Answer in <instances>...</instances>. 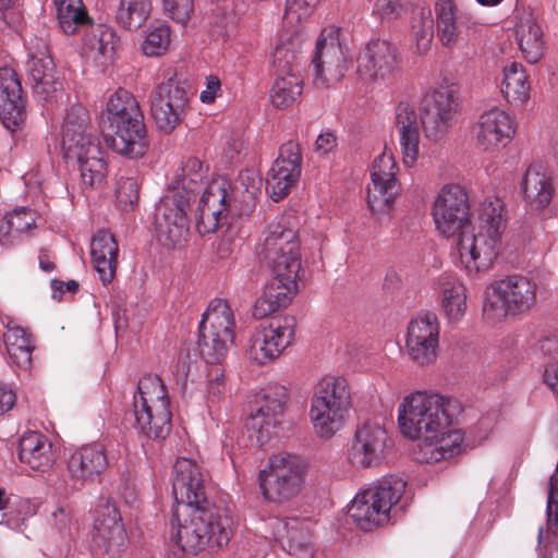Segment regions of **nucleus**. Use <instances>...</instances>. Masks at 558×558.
Wrapping results in <instances>:
<instances>
[{
  "label": "nucleus",
  "instance_id": "6",
  "mask_svg": "<svg viewBox=\"0 0 558 558\" xmlns=\"http://www.w3.org/2000/svg\"><path fill=\"white\" fill-rule=\"evenodd\" d=\"M537 283L526 276L511 275L494 281L485 290L483 316L492 323L531 310L536 303Z\"/></svg>",
  "mask_w": 558,
  "mask_h": 558
},
{
  "label": "nucleus",
  "instance_id": "39",
  "mask_svg": "<svg viewBox=\"0 0 558 558\" xmlns=\"http://www.w3.org/2000/svg\"><path fill=\"white\" fill-rule=\"evenodd\" d=\"M384 61V40L380 36L372 38L360 52L357 58V73L365 82H375L378 78Z\"/></svg>",
  "mask_w": 558,
  "mask_h": 558
},
{
  "label": "nucleus",
  "instance_id": "28",
  "mask_svg": "<svg viewBox=\"0 0 558 558\" xmlns=\"http://www.w3.org/2000/svg\"><path fill=\"white\" fill-rule=\"evenodd\" d=\"M383 434L384 429L376 422L366 421L359 427L348 452L350 462L363 469L379 465L381 458L377 448Z\"/></svg>",
  "mask_w": 558,
  "mask_h": 558
},
{
  "label": "nucleus",
  "instance_id": "41",
  "mask_svg": "<svg viewBox=\"0 0 558 558\" xmlns=\"http://www.w3.org/2000/svg\"><path fill=\"white\" fill-rule=\"evenodd\" d=\"M303 81L299 75H277L270 90V99L276 108H287L302 94Z\"/></svg>",
  "mask_w": 558,
  "mask_h": 558
},
{
  "label": "nucleus",
  "instance_id": "58",
  "mask_svg": "<svg viewBox=\"0 0 558 558\" xmlns=\"http://www.w3.org/2000/svg\"><path fill=\"white\" fill-rule=\"evenodd\" d=\"M536 350L545 356H556L558 354V337L554 335L544 337L537 342Z\"/></svg>",
  "mask_w": 558,
  "mask_h": 558
},
{
  "label": "nucleus",
  "instance_id": "43",
  "mask_svg": "<svg viewBox=\"0 0 558 558\" xmlns=\"http://www.w3.org/2000/svg\"><path fill=\"white\" fill-rule=\"evenodd\" d=\"M150 12L149 0H120L117 22L125 29H137Z\"/></svg>",
  "mask_w": 558,
  "mask_h": 558
},
{
  "label": "nucleus",
  "instance_id": "31",
  "mask_svg": "<svg viewBox=\"0 0 558 558\" xmlns=\"http://www.w3.org/2000/svg\"><path fill=\"white\" fill-rule=\"evenodd\" d=\"M119 247L112 233L99 230L93 236L90 255L94 267L104 284L110 283L117 271Z\"/></svg>",
  "mask_w": 558,
  "mask_h": 558
},
{
  "label": "nucleus",
  "instance_id": "11",
  "mask_svg": "<svg viewBox=\"0 0 558 558\" xmlns=\"http://www.w3.org/2000/svg\"><path fill=\"white\" fill-rule=\"evenodd\" d=\"M159 377H144L137 385L138 395L134 396V415L137 427L151 439H163L171 429L169 400L156 390L162 391Z\"/></svg>",
  "mask_w": 558,
  "mask_h": 558
},
{
  "label": "nucleus",
  "instance_id": "29",
  "mask_svg": "<svg viewBox=\"0 0 558 558\" xmlns=\"http://www.w3.org/2000/svg\"><path fill=\"white\" fill-rule=\"evenodd\" d=\"M395 126L399 134L403 162L414 166L418 156V121L415 108L408 101H400L395 110Z\"/></svg>",
  "mask_w": 558,
  "mask_h": 558
},
{
  "label": "nucleus",
  "instance_id": "24",
  "mask_svg": "<svg viewBox=\"0 0 558 558\" xmlns=\"http://www.w3.org/2000/svg\"><path fill=\"white\" fill-rule=\"evenodd\" d=\"M29 59L26 70L36 94L45 99L63 88V82L56 72V65L49 51L48 43L36 38L29 46Z\"/></svg>",
  "mask_w": 558,
  "mask_h": 558
},
{
  "label": "nucleus",
  "instance_id": "10",
  "mask_svg": "<svg viewBox=\"0 0 558 558\" xmlns=\"http://www.w3.org/2000/svg\"><path fill=\"white\" fill-rule=\"evenodd\" d=\"M233 313L221 299L211 301L198 326L199 354L208 364H220L233 342Z\"/></svg>",
  "mask_w": 558,
  "mask_h": 558
},
{
  "label": "nucleus",
  "instance_id": "47",
  "mask_svg": "<svg viewBox=\"0 0 558 558\" xmlns=\"http://www.w3.org/2000/svg\"><path fill=\"white\" fill-rule=\"evenodd\" d=\"M170 44V28L167 25H159L150 31L142 44L144 54L157 57L163 54Z\"/></svg>",
  "mask_w": 558,
  "mask_h": 558
},
{
  "label": "nucleus",
  "instance_id": "3",
  "mask_svg": "<svg viewBox=\"0 0 558 558\" xmlns=\"http://www.w3.org/2000/svg\"><path fill=\"white\" fill-rule=\"evenodd\" d=\"M458 404L449 397L416 391L399 405L398 422L401 433L417 439L415 457L421 462L436 463L464 450V436L451 427Z\"/></svg>",
  "mask_w": 558,
  "mask_h": 558
},
{
  "label": "nucleus",
  "instance_id": "56",
  "mask_svg": "<svg viewBox=\"0 0 558 558\" xmlns=\"http://www.w3.org/2000/svg\"><path fill=\"white\" fill-rule=\"evenodd\" d=\"M16 402L14 391L5 384L0 383V415L10 411Z\"/></svg>",
  "mask_w": 558,
  "mask_h": 558
},
{
  "label": "nucleus",
  "instance_id": "49",
  "mask_svg": "<svg viewBox=\"0 0 558 558\" xmlns=\"http://www.w3.org/2000/svg\"><path fill=\"white\" fill-rule=\"evenodd\" d=\"M88 111L83 106H72L64 118L62 136H68L69 133L77 135L93 131L88 125Z\"/></svg>",
  "mask_w": 558,
  "mask_h": 558
},
{
  "label": "nucleus",
  "instance_id": "37",
  "mask_svg": "<svg viewBox=\"0 0 558 558\" xmlns=\"http://www.w3.org/2000/svg\"><path fill=\"white\" fill-rule=\"evenodd\" d=\"M505 98L513 105H523L530 97V84L521 64L512 62L504 69L501 88Z\"/></svg>",
  "mask_w": 558,
  "mask_h": 558
},
{
  "label": "nucleus",
  "instance_id": "42",
  "mask_svg": "<svg viewBox=\"0 0 558 558\" xmlns=\"http://www.w3.org/2000/svg\"><path fill=\"white\" fill-rule=\"evenodd\" d=\"M140 111V105L133 95L123 88H119L110 96L106 111L101 114L100 125H106L108 122L129 114L137 116Z\"/></svg>",
  "mask_w": 558,
  "mask_h": 558
},
{
  "label": "nucleus",
  "instance_id": "7",
  "mask_svg": "<svg viewBox=\"0 0 558 558\" xmlns=\"http://www.w3.org/2000/svg\"><path fill=\"white\" fill-rule=\"evenodd\" d=\"M351 407V393L343 377L325 378L312 399L311 418L316 433L331 438L344 424Z\"/></svg>",
  "mask_w": 558,
  "mask_h": 558
},
{
  "label": "nucleus",
  "instance_id": "46",
  "mask_svg": "<svg viewBox=\"0 0 558 558\" xmlns=\"http://www.w3.org/2000/svg\"><path fill=\"white\" fill-rule=\"evenodd\" d=\"M272 58V63L276 68L277 75H298V54L296 51L290 47V45L279 44L274 51Z\"/></svg>",
  "mask_w": 558,
  "mask_h": 558
},
{
  "label": "nucleus",
  "instance_id": "64",
  "mask_svg": "<svg viewBox=\"0 0 558 558\" xmlns=\"http://www.w3.org/2000/svg\"><path fill=\"white\" fill-rule=\"evenodd\" d=\"M386 16H398L403 12V2L402 0H389L386 2Z\"/></svg>",
  "mask_w": 558,
  "mask_h": 558
},
{
  "label": "nucleus",
  "instance_id": "62",
  "mask_svg": "<svg viewBox=\"0 0 558 558\" xmlns=\"http://www.w3.org/2000/svg\"><path fill=\"white\" fill-rule=\"evenodd\" d=\"M16 235L15 230H13V226H11V220L7 215L3 218V221L0 223V241L3 245L12 244V238Z\"/></svg>",
  "mask_w": 558,
  "mask_h": 558
},
{
  "label": "nucleus",
  "instance_id": "40",
  "mask_svg": "<svg viewBox=\"0 0 558 558\" xmlns=\"http://www.w3.org/2000/svg\"><path fill=\"white\" fill-rule=\"evenodd\" d=\"M432 11L427 7L418 8L412 17L411 34L416 51L425 54L432 47L434 38Z\"/></svg>",
  "mask_w": 558,
  "mask_h": 558
},
{
  "label": "nucleus",
  "instance_id": "1",
  "mask_svg": "<svg viewBox=\"0 0 558 558\" xmlns=\"http://www.w3.org/2000/svg\"><path fill=\"white\" fill-rule=\"evenodd\" d=\"M436 231L449 239L458 236L461 267L473 276L488 270L502 248L507 228L505 205L498 197L485 198L477 208L473 226L470 198L459 184H446L436 194L432 205Z\"/></svg>",
  "mask_w": 558,
  "mask_h": 558
},
{
  "label": "nucleus",
  "instance_id": "51",
  "mask_svg": "<svg viewBox=\"0 0 558 558\" xmlns=\"http://www.w3.org/2000/svg\"><path fill=\"white\" fill-rule=\"evenodd\" d=\"M319 0H287L284 20L289 24L300 22L308 16Z\"/></svg>",
  "mask_w": 558,
  "mask_h": 558
},
{
  "label": "nucleus",
  "instance_id": "54",
  "mask_svg": "<svg viewBox=\"0 0 558 558\" xmlns=\"http://www.w3.org/2000/svg\"><path fill=\"white\" fill-rule=\"evenodd\" d=\"M407 481L402 475H389L386 478V502L396 506L404 494Z\"/></svg>",
  "mask_w": 558,
  "mask_h": 558
},
{
  "label": "nucleus",
  "instance_id": "57",
  "mask_svg": "<svg viewBox=\"0 0 558 558\" xmlns=\"http://www.w3.org/2000/svg\"><path fill=\"white\" fill-rule=\"evenodd\" d=\"M543 379L545 385L558 397V363H548L545 366Z\"/></svg>",
  "mask_w": 558,
  "mask_h": 558
},
{
  "label": "nucleus",
  "instance_id": "22",
  "mask_svg": "<svg viewBox=\"0 0 558 558\" xmlns=\"http://www.w3.org/2000/svg\"><path fill=\"white\" fill-rule=\"evenodd\" d=\"M302 155L300 146L293 141L281 145L266 180V191L275 202L284 198L301 174Z\"/></svg>",
  "mask_w": 558,
  "mask_h": 558
},
{
  "label": "nucleus",
  "instance_id": "44",
  "mask_svg": "<svg viewBox=\"0 0 558 558\" xmlns=\"http://www.w3.org/2000/svg\"><path fill=\"white\" fill-rule=\"evenodd\" d=\"M57 19L59 25L65 34H75L77 28L82 25L90 23L82 0L80 3H65L56 5Z\"/></svg>",
  "mask_w": 558,
  "mask_h": 558
},
{
  "label": "nucleus",
  "instance_id": "12",
  "mask_svg": "<svg viewBox=\"0 0 558 558\" xmlns=\"http://www.w3.org/2000/svg\"><path fill=\"white\" fill-rule=\"evenodd\" d=\"M150 116L160 132L172 133L186 117L189 108L187 90L174 77L159 83L149 96Z\"/></svg>",
  "mask_w": 558,
  "mask_h": 558
},
{
  "label": "nucleus",
  "instance_id": "13",
  "mask_svg": "<svg viewBox=\"0 0 558 558\" xmlns=\"http://www.w3.org/2000/svg\"><path fill=\"white\" fill-rule=\"evenodd\" d=\"M62 150L66 160L80 165L82 181L86 186L94 187L102 182L107 171L100 142L93 131L62 136Z\"/></svg>",
  "mask_w": 558,
  "mask_h": 558
},
{
  "label": "nucleus",
  "instance_id": "48",
  "mask_svg": "<svg viewBox=\"0 0 558 558\" xmlns=\"http://www.w3.org/2000/svg\"><path fill=\"white\" fill-rule=\"evenodd\" d=\"M118 206L123 211L133 210L138 203L140 185L134 178H120L116 191Z\"/></svg>",
  "mask_w": 558,
  "mask_h": 558
},
{
  "label": "nucleus",
  "instance_id": "53",
  "mask_svg": "<svg viewBox=\"0 0 558 558\" xmlns=\"http://www.w3.org/2000/svg\"><path fill=\"white\" fill-rule=\"evenodd\" d=\"M192 359L189 352L181 353L173 368L175 384L179 386L182 395L186 392L187 379L191 371Z\"/></svg>",
  "mask_w": 558,
  "mask_h": 558
},
{
  "label": "nucleus",
  "instance_id": "2",
  "mask_svg": "<svg viewBox=\"0 0 558 558\" xmlns=\"http://www.w3.org/2000/svg\"><path fill=\"white\" fill-rule=\"evenodd\" d=\"M172 494L175 499L173 520L177 544L183 553L196 555L210 547L228 545L232 536V518L228 509L216 507L207 497L205 476L190 459L173 465Z\"/></svg>",
  "mask_w": 558,
  "mask_h": 558
},
{
  "label": "nucleus",
  "instance_id": "52",
  "mask_svg": "<svg viewBox=\"0 0 558 558\" xmlns=\"http://www.w3.org/2000/svg\"><path fill=\"white\" fill-rule=\"evenodd\" d=\"M8 216L11 220V226H13V230H15L16 234L26 232L32 227L35 226V214L25 207L14 209Z\"/></svg>",
  "mask_w": 558,
  "mask_h": 558
},
{
  "label": "nucleus",
  "instance_id": "45",
  "mask_svg": "<svg viewBox=\"0 0 558 558\" xmlns=\"http://www.w3.org/2000/svg\"><path fill=\"white\" fill-rule=\"evenodd\" d=\"M383 158L384 153H381L375 158L371 171L373 187H367V205L374 216L376 214H380L381 210L384 209V179L381 174Z\"/></svg>",
  "mask_w": 558,
  "mask_h": 558
},
{
  "label": "nucleus",
  "instance_id": "19",
  "mask_svg": "<svg viewBox=\"0 0 558 558\" xmlns=\"http://www.w3.org/2000/svg\"><path fill=\"white\" fill-rule=\"evenodd\" d=\"M338 33L339 31L333 27L325 28L316 43L312 60L316 85L339 82L348 69Z\"/></svg>",
  "mask_w": 558,
  "mask_h": 558
},
{
  "label": "nucleus",
  "instance_id": "27",
  "mask_svg": "<svg viewBox=\"0 0 558 558\" xmlns=\"http://www.w3.org/2000/svg\"><path fill=\"white\" fill-rule=\"evenodd\" d=\"M271 527L274 537L288 554L300 558L313 556L312 535L305 522L298 518L275 519Z\"/></svg>",
  "mask_w": 558,
  "mask_h": 558
},
{
  "label": "nucleus",
  "instance_id": "17",
  "mask_svg": "<svg viewBox=\"0 0 558 558\" xmlns=\"http://www.w3.org/2000/svg\"><path fill=\"white\" fill-rule=\"evenodd\" d=\"M439 320L433 312L413 317L407 330L405 348L409 356L418 365H428L437 356L439 344Z\"/></svg>",
  "mask_w": 558,
  "mask_h": 558
},
{
  "label": "nucleus",
  "instance_id": "14",
  "mask_svg": "<svg viewBox=\"0 0 558 558\" xmlns=\"http://www.w3.org/2000/svg\"><path fill=\"white\" fill-rule=\"evenodd\" d=\"M100 126L106 144L117 154L137 159L147 153L149 142L142 111Z\"/></svg>",
  "mask_w": 558,
  "mask_h": 558
},
{
  "label": "nucleus",
  "instance_id": "9",
  "mask_svg": "<svg viewBox=\"0 0 558 558\" xmlns=\"http://www.w3.org/2000/svg\"><path fill=\"white\" fill-rule=\"evenodd\" d=\"M459 88L452 77H442L422 99V124L425 135L438 141L457 123Z\"/></svg>",
  "mask_w": 558,
  "mask_h": 558
},
{
  "label": "nucleus",
  "instance_id": "8",
  "mask_svg": "<svg viewBox=\"0 0 558 558\" xmlns=\"http://www.w3.org/2000/svg\"><path fill=\"white\" fill-rule=\"evenodd\" d=\"M306 461L296 454L279 453L269 459V469L258 474L259 487L265 499L284 502L296 497L305 483Z\"/></svg>",
  "mask_w": 558,
  "mask_h": 558
},
{
  "label": "nucleus",
  "instance_id": "20",
  "mask_svg": "<svg viewBox=\"0 0 558 558\" xmlns=\"http://www.w3.org/2000/svg\"><path fill=\"white\" fill-rule=\"evenodd\" d=\"M515 131V121L506 110L492 108L480 116L474 126L476 146L487 153L499 151L510 144Z\"/></svg>",
  "mask_w": 558,
  "mask_h": 558
},
{
  "label": "nucleus",
  "instance_id": "33",
  "mask_svg": "<svg viewBox=\"0 0 558 558\" xmlns=\"http://www.w3.org/2000/svg\"><path fill=\"white\" fill-rule=\"evenodd\" d=\"M19 459L34 471L46 472L53 464L51 444L36 432H29L22 436L17 449Z\"/></svg>",
  "mask_w": 558,
  "mask_h": 558
},
{
  "label": "nucleus",
  "instance_id": "50",
  "mask_svg": "<svg viewBox=\"0 0 558 558\" xmlns=\"http://www.w3.org/2000/svg\"><path fill=\"white\" fill-rule=\"evenodd\" d=\"M165 13L173 21L184 25L194 11L193 0H162Z\"/></svg>",
  "mask_w": 558,
  "mask_h": 558
},
{
  "label": "nucleus",
  "instance_id": "55",
  "mask_svg": "<svg viewBox=\"0 0 558 558\" xmlns=\"http://www.w3.org/2000/svg\"><path fill=\"white\" fill-rule=\"evenodd\" d=\"M392 163L390 167L389 173H386V206L389 204L390 199L398 197L401 194V184L399 183L396 174L399 170L395 160L391 158Z\"/></svg>",
  "mask_w": 558,
  "mask_h": 558
},
{
  "label": "nucleus",
  "instance_id": "16",
  "mask_svg": "<svg viewBox=\"0 0 558 558\" xmlns=\"http://www.w3.org/2000/svg\"><path fill=\"white\" fill-rule=\"evenodd\" d=\"M233 192L226 179L211 181L198 202L196 227L199 233L215 232L220 226L228 223L232 208Z\"/></svg>",
  "mask_w": 558,
  "mask_h": 558
},
{
  "label": "nucleus",
  "instance_id": "30",
  "mask_svg": "<svg viewBox=\"0 0 558 558\" xmlns=\"http://www.w3.org/2000/svg\"><path fill=\"white\" fill-rule=\"evenodd\" d=\"M513 33L523 57L531 63L537 62L544 53L543 31L531 11L515 13Z\"/></svg>",
  "mask_w": 558,
  "mask_h": 558
},
{
  "label": "nucleus",
  "instance_id": "21",
  "mask_svg": "<svg viewBox=\"0 0 558 558\" xmlns=\"http://www.w3.org/2000/svg\"><path fill=\"white\" fill-rule=\"evenodd\" d=\"M288 392L286 387L274 384L264 388L255 399L250 420L252 428L258 433V440L269 439L280 423L279 417L283 414Z\"/></svg>",
  "mask_w": 558,
  "mask_h": 558
},
{
  "label": "nucleus",
  "instance_id": "18",
  "mask_svg": "<svg viewBox=\"0 0 558 558\" xmlns=\"http://www.w3.org/2000/svg\"><path fill=\"white\" fill-rule=\"evenodd\" d=\"M436 37L449 50L464 46L465 36L478 25L475 19L460 11L453 0H435Z\"/></svg>",
  "mask_w": 558,
  "mask_h": 558
},
{
  "label": "nucleus",
  "instance_id": "38",
  "mask_svg": "<svg viewBox=\"0 0 558 558\" xmlns=\"http://www.w3.org/2000/svg\"><path fill=\"white\" fill-rule=\"evenodd\" d=\"M4 342L12 361L21 368H28L35 348L32 335L22 327H13L4 333Z\"/></svg>",
  "mask_w": 558,
  "mask_h": 558
},
{
  "label": "nucleus",
  "instance_id": "25",
  "mask_svg": "<svg viewBox=\"0 0 558 558\" xmlns=\"http://www.w3.org/2000/svg\"><path fill=\"white\" fill-rule=\"evenodd\" d=\"M94 529V543L111 557L118 556L125 547L128 537L122 518L110 499L100 507Z\"/></svg>",
  "mask_w": 558,
  "mask_h": 558
},
{
  "label": "nucleus",
  "instance_id": "60",
  "mask_svg": "<svg viewBox=\"0 0 558 558\" xmlns=\"http://www.w3.org/2000/svg\"><path fill=\"white\" fill-rule=\"evenodd\" d=\"M219 88L220 81L216 76H209L207 81V89L201 93V100L205 104L213 102Z\"/></svg>",
  "mask_w": 558,
  "mask_h": 558
},
{
  "label": "nucleus",
  "instance_id": "34",
  "mask_svg": "<svg viewBox=\"0 0 558 558\" xmlns=\"http://www.w3.org/2000/svg\"><path fill=\"white\" fill-rule=\"evenodd\" d=\"M440 305L450 322L460 320L468 308V289L456 276L442 274L438 278Z\"/></svg>",
  "mask_w": 558,
  "mask_h": 558
},
{
  "label": "nucleus",
  "instance_id": "15",
  "mask_svg": "<svg viewBox=\"0 0 558 558\" xmlns=\"http://www.w3.org/2000/svg\"><path fill=\"white\" fill-rule=\"evenodd\" d=\"M295 318L286 316L274 319L267 326L260 325L248 341V357L258 365L277 359L294 337Z\"/></svg>",
  "mask_w": 558,
  "mask_h": 558
},
{
  "label": "nucleus",
  "instance_id": "35",
  "mask_svg": "<svg viewBox=\"0 0 558 558\" xmlns=\"http://www.w3.org/2000/svg\"><path fill=\"white\" fill-rule=\"evenodd\" d=\"M522 193L525 203L533 210L546 208L554 195V187L549 177L535 168H529L522 180Z\"/></svg>",
  "mask_w": 558,
  "mask_h": 558
},
{
  "label": "nucleus",
  "instance_id": "63",
  "mask_svg": "<svg viewBox=\"0 0 558 558\" xmlns=\"http://www.w3.org/2000/svg\"><path fill=\"white\" fill-rule=\"evenodd\" d=\"M112 37H113V34L111 32H105L98 41V45H99L98 50H99L100 54L106 58H110L114 53V46L112 44L109 45V41H108V38L111 39Z\"/></svg>",
  "mask_w": 558,
  "mask_h": 558
},
{
  "label": "nucleus",
  "instance_id": "61",
  "mask_svg": "<svg viewBox=\"0 0 558 558\" xmlns=\"http://www.w3.org/2000/svg\"><path fill=\"white\" fill-rule=\"evenodd\" d=\"M336 147V136L332 133L320 134L316 140V150L322 154L329 153Z\"/></svg>",
  "mask_w": 558,
  "mask_h": 558
},
{
  "label": "nucleus",
  "instance_id": "36",
  "mask_svg": "<svg viewBox=\"0 0 558 558\" xmlns=\"http://www.w3.org/2000/svg\"><path fill=\"white\" fill-rule=\"evenodd\" d=\"M299 246L296 231L279 221L268 227L267 235L260 245L258 255L262 260H274L278 254L296 250Z\"/></svg>",
  "mask_w": 558,
  "mask_h": 558
},
{
  "label": "nucleus",
  "instance_id": "4",
  "mask_svg": "<svg viewBox=\"0 0 558 558\" xmlns=\"http://www.w3.org/2000/svg\"><path fill=\"white\" fill-rule=\"evenodd\" d=\"M208 167L195 158H189L177 174V181L160 202L155 214L159 241L167 247H175L186 240L190 232L187 213L203 190Z\"/></svg>",
  "mask_w": 558,
  "mask_h": 558
},
{
  "label": "nucleus",
  "instance_id": "26",
  "mask_svg": "<svg viewBox=\"0 0 558 558\" xmlns=\"http://www.w3.org/2000/svg\"><path fill=\"white\" fill-rule=\"evenodd\" d=\"M384 485L377 481L355 496L348 513L354 524L363 531H373L383 521Z\"/></svg>",
  "mask_w": 558,
  "mask_h": 558
},
{
  "label": "nucleus",
  "instance_id": "5",
  "mask_svg": "<svg viewBox=\"0 0 558 558\" xmlns=\"http://www.w3.org/2000/svg\"><path fill=\"white\" fill-rule=\"evenodd\" d=\"M263 262L271 269L272 278L254 304L253 316L256 319L287 307L299 292L298 280L301 279L300 247L278 254L274 260Z\"/></svg>",
  "mask_w": 558,
  "mask_h": 558
},
{
  "label": "nucleus",
  "instance_id": "32",
  "mask_svg": "<svg viewBox=\"0 0 558 558\" xmlns=\"http://www.w3.org/2000/svg\"><path fill=\"white\" fill-rule=\"evenodd\" d=\"M108 464L104 447L94 444L74 452L68 462V469L72 478L84 482L100 475Z\"/></svg>",
  "mask_w": 558,
  "mask_h": 558
},
{
  "label": "nucleus",
  "instance_id": "59",
  "mask_svg": "<svg viewBox=\"0 0 558 558\" xmlns=\"http://www.w3.org/2000/svg\"><path fill=\"white\" fill-rule=\"evenodd\" d=\"M538 550L541 558H558V543L544 541L543 529L538 532Z\"/></svg>",
  "mask_w": 558,
  "mask_h": 558
},
{
  "label": "nucleus",
  "instance_id": "23",
  "mask_svg": "<svg viewBox=\"0 0 558 558\" xmlns=\"http://www.w3.org/2000/svg\"><path fill=\"white\" fill-rule=\"evenodd\" d=\"M0 119L13 132L26 124V100L17 74L12 68H0Z\"/></svg>",
  "mask_w": 558,
  "mask_h": 558
}]
</instances>
